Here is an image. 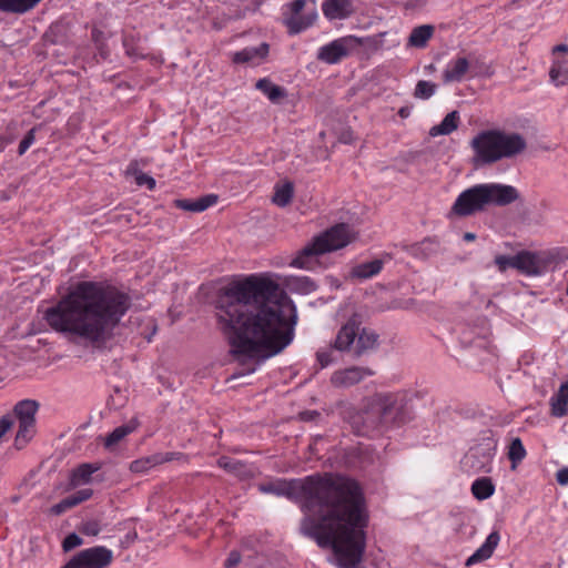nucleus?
<instances>
[{
  "instance_id": "28",
  "label": "nucleus",
  "mask_w": 568,
  "mask_h": 568,
  "mask_svg": "<svg viewBox=\"0 0 568 568\" xmlns=\"http://www.w3.org/2000/svg\"><path fill=\"white\" fill-rule=\"evenodd\" d=\"M217 464L221 468L234 474L241 478H245L252 475L251 469L247 465L241 460L233 459L226 456L219 458Z\"/></svg>"
},
{
  "instance_id": "18",
  "label": "nucleus",
  "mask_w": 568,
  "mask_h": 568,
  "mask_svg": "<svg viewBox=\"0 0 568 568\" xmlns=\"http://www.w3.org/2000/svg\"><path fill=\"white\" fill-rule=\"evenodd\" d=\"M500 536L497 531L488 535L485 542L466 560V566H473L477 562L487 560L491 557L494 550L498 546Z\"/></svg>"
},
{
  "instance_id": "9",
  "label": "nucleus",
  "mask_w": 568,
  "mask_h": 568,
  "mask_svg": "<svg viewBox=\"0 0 568 568\" xmlns=\"http://www.w3.org/2000/svg\"><path fill=\"white\" fill-rule=\"evenodd\" d=\"M368 39L356 36H345L331 41L321 47L317 51V59L327 64H336L342 59L348 57L359 47L364 45Z\"/></svg>"
},
{
  "instance_id": "55",
  "label": "nucleus",
  "mask_w": 568,
  "mask_h": 568,
  "mask_svg": "<svg viewBox=\"0 0 568 568\" xmlns=\"http://www.w3.org/2000/svg\"><path fill=\"white\" fill-rule=\"evenodd\" d=\"M341 141L343 143H349L352 141V136H351V133H347V134H343L342 138H341Z\"/></svg>"
},
{
  "instance_id": "50",
  "label": "nucleus",
  "mask_w": 568,
  "mask_h": 568,
  "mask_svg": "<svg viewBox=\"0 0 568 568\" xmlns=\"http://www.w3.org/2000/svg\"><path fill=\"white\" fill-rule=\"evenodd\" d=\"M123 45L126 50V53L131 57H134V58H138V57H141L142 54L139 53L132 45H131V40L129 38H124L123 40Z\"/></svg>"
},
{
  "instance_id": "29",
  "label": "nucleus",
  "mask_w": 568,
  "mask_h": 568,
  "mask_svg": "<svg viewBox=\"0 0 568 568\" xmlns=\"http://www.w3.org/2000/svg\"><path fill=\"white\" fill-rule=\"evenodd\" d=\"M471 493L476 499L485 500L494 495L495 485L489 477H480L471 484Z\"/></svg>"
},
{
  "instance_id": "31",
  "label": "nucleus",
  "mask_w": 568,
  "mask_h": 568,
  "mask_svg": "<svg viewBox=\"0 0 568 568\" xmlns=\"http://www.w3.org/2000/svg\"><path fill=\"white\" fill-rule=\"evenodd\" d=\"M294 186L291 182H286L282 185H276L272 197V201L277 206H286L293 199Z\"/></svg>"
},
{
  "instance_id": "43",
  "label": "nucleus",
  "mask_w": 568,
  "mask_h": 568,
  "mask_svg": "<svg viewBox=\"0 0 568 568\" xmlns=\"http://www.w3.org/2000/svg\"><path fill=\"white\" fill-rule=\"evenodd\" d=\"M514 260H515V255L514 256L498 255L495 257V264L497 265V267L500 272H505L509 267L515 268Z\"/></svg>"
},
{
  "instance_id": "7",
  "label": "nucleus",
  "mask_w": 568,
  "mask_h": 568,
  "mask_svg": "<svg viewBox=\"0 0 568 568\" xmlns=\"http://www.w3.org/2000/svg\"><path fill=\"white\" fill-rule=\"evenodd\" d=\"M359 316L354 314L339 328L334 341V347L339 352H348L352 348L356 356L373 351L378 345V335L368 328H361Z\"/></svg>"
},
{
  "instance_id": "44",
  "label": "nucleus",
  "mask_w": 568,
  "mask_h": 568,
  "mask_svg": "<svg viewBox=\"0 0 568 568\" xmlns=\"http://www.w3.org/2000/svg\"><path fill=\"white\" fill-rule=\"evenodd\" d=\"M91 496H92V490L87 488V489L78 490L77 493H74L73 495H71L69 497L73 501L74 506H77V505L81 504L82 501L88 500Z\"/></svg>"
},
{
  "instance_id": "6",
  "label": "nucleus",
  "mask_w": 568,
  "mask_h": 568,
  "mask_svg": "<svg viewBox=\"0 0 568 568\" xmlns=\"http://www.w3.org/2000/svg\"><path fill=\"white\" fill-rule=\"evenodd\" d=\"M354 240V232L347 224H337L305 245L291 261V266L311 270L316 264V257L325 253L345 247Z\"/></svg>"
},
{
  "instance_id": "40",
  "label": "nucleus",
  "mask_w": 568,
  "mask_h": 568,
  "mask_svg": "<svg viewBox=\"0 0 568 568\" xmlns=\"http://www.w3.org/2000/svg\"><path fill=\"white\" fill-rule=\"evenodd\" d=\"M36 130L37 128H32L26 136L21 140L18 149L19 155H23L27 150L36 141Z\"/></svg>"
},
{
  "instance_id": "10",
  "label": "nucleus",
  "mask_w": 568,
  "mask_h": 568,
  "mask_svg": "<svg viewBox=\"0 0 568 568\" xmlns=\"http://www.w3.org/2000/svg\"><path fill=\"white\" fill-rule=\"evenodd\" d=\"M495 454L496 443L491 438H485L468 450L464 456L463 466L474 474L490 473Z\"/></svg>"
},
{
  "instance_id": "12",
  "label": "nucleus",
  "mask_w": 568,
  "mask_h": 568,
  "mask_svg": "<svg viewBox=\"0 0 568 568\" xmlns=\"http://www.w3.org/2000/svg\"><path fill=\"white\" fill-rule=\"evenodd\" d=\"M305 7V0H294L290 4L291 13L285 17L284 22L293 34L300 33L305 29L310 28L317 19V12L315 9L312 12L302 16L301 12Z\"/></svg>"
},
{
  "instance_id": "26",
  "label": "nucleus",
  "mask_w": 568,
  "mask_h": 568,
  "mask_svg": "<svg viewBox=\"0 0 568 568\" xmlns=\"http://www.w3.org/2000/svg\"><path fill=\"white\" fill-rule=\"evenodd\" d=\"M41 0H0L2 12L22 14L32 10Z\"/></svg>"
},
{
  "instance_id": "24",
  "label": "nucleus",
  "mask_w": 568,
  "mask_h": 568,
  "mask_svg": "<svg viewBox=\"0 0 568 568\" xmlns=\"http://www.w3.org/2000/svg\"><path fill=\"white\" fill-rule=\"evenodd\" d=\"M515 268L520 272L535 275L538 274V262L535 254L524 251L515 255Z\"/></svg>"
},
{
  "instance_id": "54",
  "label": "nucleus",
  "mask_w": 568,
  "mask_h": 568,
  "mask_svg": "<svg viewBox=\"0 0 568 568\" xmlns=\"http://www.w3.org/2000/svg\"><path fill=\"white\" fill-rule=\"evenodd\" d=\"M464 240H465L466 242H473V241H475V240H476V234H475V233H471V232H466V233L464 234Z\"/></svg>"
},
{
  "instance_id": "39",
  "label": "nucleus",
  "mask_w": 568,
  "mask_h": 568,
  "mask_svg": "<svg viewBox=\"0 0 568 568\" xmlns=\"http://www.w3.org/2000/svg\"><path fill=\"white\" fill-rule=\"evenodd\" d=\"M80 531L85 536H98L101 531V525L95 519L87 520L82 523Z\"/></svg>"
},
{
  "instance_id": "34",
  "label": "nucleus",
  "mask_w": 568,
  "mask_h": 568,
  "mask_svg": "<svg viewBox=\"0 0 568 568\" xmlns=\"http://www.w3.org/2000/svg\"><path fill=\"white\" fill-rule=\"evenodd\" d=\"M99 469L98 466H94L92 464H82L79 467H77L72 473V484L73 485H80L85 484L90 480L93 473H95Z\"/></svg>"
},
{
  "instance_id": "2",
  "label": "nucleus",
  "mask_w": 568,
  "mask_h": 568,
  "mask_svg": "<svg viewBox=\"0 0 568 568\" xmlns=\"http://www.w3.org/2000/svg\"><path fill=\"white\" fill-rule=\"evenodd\" d=\"M214 310L234 355L260 364L293 341L296 307L265 274L246 275L220 288Z\"/></svg>"
},
{
  "instance_id": "23",
  "label": "nucleus",
  "mask_w": 568,
  "mask_h": 568,
  "mask_svg": "<svg viewBox=\"0 0 568 568\" xmlns=\"http://www.w3.org/2000/svg\"><path fill=\"white\" fill-rule=\"evenodd\" d=\"M255 88L265 94L272 103H278L286 97V90L267 78L260 79Z\"/></svg>"
},
{
  "instance_id": "48",
  "label": "nucleus",
  "mask_w": 568,
  "mask_h": 568,
  "mask_svg": "<svg viewBox=\"0 0 568 568\" xmlns=\"http://www.w3.org/2000/svg\"><path fill=\"white\" fill-rule=\"evenodd\" d=\"M462 343L467 346L481 347L485 345V342L480 338H470L466 332L463 333Z\"/></svg>"
},
{
  "instance_id": "1",
  "label": "nucleus",
  "mask_w": 568,
  "mask_h": 568,
  "mask_svg": "<svg viewBox=\"0 0 568 568\" xmlns=\"http://www.w3.org/2000/svg\"><path fill=\"white\" fill-rule=\"evenodd\" d=\"M258 490L303 498L307 514L301 520L300 532L321 548H332L333 562L338 568H356L361 564L368 515L363 491L355 480L325 474L296 480L276 479L260 484Z\"/></svg>"
},
{
  "instance_id": "5",
  "label": "nucleus",
  "mask_w": 568,
  "mask_h": 568,
  "mask_svg": "<svg viewBox=\"0 0 568 568\" xmlns=\"http://www.w3.org/2000/svg\"><path fill=\"white\" fill-rule=\"evenodd\" d=\"M476 164H491L511 158L526 148L525 139L518 133L487 130L478 133L470 142Z\"/></svg>"
},
{
  "instance_id": "57",
  "label": "nucleus",
  "mask_w": 568,
  "mask_h": 568,
  "mask_svg": "<svg viewBox=\"0 0 568 568\" xmlns=\"http://www.w3.org/2000/svg\"><path fill=\"white\" fill-rule=\"evenodd\" d=\"M255 369H256V367L254 366L251 369H248V373H253V372H255Z\"/></svg>"
},
{
  "instance_id": "11",
  "label": "nucleus",
  "mask_w": 568,
  "mask_h": 568,
  "mask_svg": "<svg viewBox=\"0 0 568 568\" xmlns=\"http://www.w3.org/2000/svg\"><path fill=\"white\" fill-rule=\"evenodd\" d=\"M113 561V551L104 546H94L74 555L62 568H108Z\"/></svg>"
},
{
  "instance_id": "19",
  "label": "nucleus",
  "mask_w": 568,
  "mask_h": 568,
  "mask_svg": "<svg viewBox=\"0 0 568 568\" xmlns=\"http://www.w3.org/2000/svg\"><path fill=\"white\" fill-rule=\"evenodd\" d=\"M549 404L552 416L560 418L568 414V381L550 397Z\"/></svg>"
},
{
  "instance_id": "17",
  "label": "nucleus",
  "mask_w": 568,
  "mask_h": 568,
  "mask_svg": "<svg viewBox=\"0 0 568 568\" xmlns=\"http://www.w3.org/2000/svg\"><path fill=\"white\" fill-rule=\"evenodd\" d=\"M268 53V44L261 43L257 47L244 48L233 54L234 63H260Z\"/></svg>"
},
{
  "instance_id": "37",
  "label": "nucleus",
  "mask_w": 568,
  "mask_h": 568,
  "mask_svg": "<svg viewBox=\"0 0 568 568\" xmlns=\"http://www.w3.org/2000/svg\"><path fill=\"white\" fill-rule=\"evenodd\" d=\"M437 90V85L430 81L419 80L415 87L414 97L420 100L432 98Z\"/></svg>"
},
{
  "instance_id": "41",
  "label": "nucleus",
  "mask_w": 568,
  "mask_h": 568,
  "mask_svg": "<svg viewBox=\"0 0 568 568\" xmlns=\"http://www.w3.org/2000/svg\"><path fill=\"white\" fill-rule=\"evenodd\" d=\"M72 507H74V504L71 500V498L68 496L64 499H62L60 503L53 505L50 508V514L59 516V515H62L63 513H65L67 510L71 509Z\"/></svg>"
},
{
  "instance_id": "30",
  "label": "nucleus",
  "mask_w": 568,
  "mask_h": 568,
  "mask_svg": "<svg viewBox=\"0 0 568 568\" xmlns=\"http://www.w3.org/2000/svg\"><path fill=\"white\" fill-rule=\"evenodd\" d=\"M550 80L556 85H565L568 82V59H556L549 71Z\"/></svg>"
},
{
  "instance_id": "52",
  "label": "nucleus",
  "mask_w": 568,
  "mask_h": 568,
  "mask_svg": "<svg viewBox=\"0 0 568 568\" xmlns=\"http://www.w3.org/2000/svg\"><path fill=\"white\" fill-rule=\"evenodd\" d=\"M552 52L554 53H558V52L568 53V45L567 44H558V45L554 47Z\"/></svg>"
},
{
  "instance_id": "56",
  "label": "nucleus",
  "mask_w": 568,
  "mask_h": 568,
  "mask_svg": "<svg viewBox=\"0 0 568 568\" xmlns=\"http://www.w3.org/2000/svg\"><path fill=\"white\" fill-rule=\"evenodd\" d=\"M425 70L428 71L429 73H433L436 71V67H435V64L430 63L425 67Z\"/></svg>"
},
{
  "instance_id": "15",
  "label": "nucleus",
  "mask_w": 568,
  "mask_h": 568,
  "mask_svg": "<svg viewBox=\"0 0 568 568\" xmlns=\"http://www.w3.org/2000/svg\"><path fill=\"white\" fill-rule=\"evenodd\" d=\"M322 11L329 21L347 19L355 12L354 0H324Z\"/></svg>"
},
{
  "instance_id": "27",
  "label": "nucleus",
  "mask_w": 568,
  "mask_h": 568,
  "mask_svg": "<svg viewBox=\"0 0 568 568\" xmlns=\"http://www.w3.org/2000/svg\"><path fill=\"white\" fill-rule=\"evenodd\" d=\"M139 423L136 419H131L126 425H122L116 427L113 432H111L104 439L105 448L110 449L114 445H116L120 440H122L125 436L134 432L138 427Z\"/></svg>"
},
{
  "instance_id": "13",
  "label": "nucleus",
  "mask_w": 568,
  "mask_h": 568,
  "mask_svg": "<svg viewBox=\"0 0 568 568\" xmlns=\"http://www.w3.org/2000/svg\"><path fill=\"white\" fill-rule=\"evenodd\" d=\"M372 375H374V372L368 367L353 366L335 371L331 376V383L335 387L347 388Z\"/></svg>"
},
{
  "instance_id": "14",
  "label": "nucleus",
  "mask_w": 568,
  "mask_h": 568,
  "mask_svg": "<svg viewBox=\"0 0 568 568\" xmlns=\"http://www.w3.org/2000/svg\"><path fill=\"white\" fill-rule=\"evenodd\" d=\"M174 457V453H155L131 462L129 469L133 474L145 475L156 466L173 460Z\"/></svg>"
},
{
  "instance_id": "51",
  "label": "nucleus",
  "mask_w": 568,
  "mask_h": 568,
  "mask_svg": "<svg viewBox=\"0 0 568 568\" xmlns=\"http://www.w3.org/2000/svg\"><path fill=\"white\" fill-rule=\"evenodd\" d=\"M13 136H0V153L3 152V150L7 148V145L11 144L13 142Z\"/></svg>"
},
{
  "instance_id": "46",
  "label": "nucleus",
  "mask_w": 568,
  "mask_h": 568,
  "mask_svg": "<svg viewBox=\"0 0 568 568\" xmlns=\"http://www.w3.org/2000/svg\"><path fill=\"white\" fill-rule=\"evenodd\" d=\"M12 425L13 417L11 415L7 414L0 418V439L12 427Z\"/></svg>"
},
{
  "instance_id": "42",
  "label": "nucleus",
  "mask_w": 568,
  "mask_h": 568,
  "mask_svg": "<svg viewBox=\"0 0 568 568\" xmlns=\"http://www.w3.org/2000/svg\"><path fill=\"white\" fill-rule=\"evenodd\" d=\"M81 545H82V538L74 532L69 534L62 542V547H63L64 551H70Z\"/></svg>"
},
{
  "instance_id": "53",
  "label": "nucleus",
  "mask_w": 568,
  "mask_h": 568,
  "mask_svg": "<svg viewBox=\"0 0 568 568\" xmlns=\"http://www.w3.org/2000/svg\"><path fill=\"white\" fill-rule=\"evenodd\" d=\"M409 114H410V110H409V108H407V106L400 108V109H399V111H398V115H399L400 118H404V119H405V118H408V116H409Z\"/></svg>"
},
{
  "instance_id": "32",
  "label": "nucleus",
  "mask_w": 568,
  "mask_h": 568,
  "mask_svg": "<svg viewBox=\"0 0 568 568\" xmlns=\"http://www.w3.org/2000/svg\"><path fill=\"white\" fill-rule=\"evenodd\" d=\"M288 286L292 291L300 294H310L316 290L315 282L307 276H294L288 281Z\"/></svg>"
},
{
  "instance_id": "16",
  "label": "nucleus",
  "mask_w": 568,
  "mask_h": 568,
  "mask_svg": "<svg viewBox=\"0 0 568 568\" xmlns=\"http://www.w3.org/2000/svg\"><path fill=\"white\" fill-rule=\"evenodd\" d=\"M469 61L465 57H456L455 59L450 60L443 72L444 83L463 81L469 70Z\"/></svg>"
},
{
  "instance_id": "25",
  "label": "nucleus",
  "mask_w": 568,
  "mask_h": 568,
  "mask_svg": "<svg viewBox=\"0 0 568 568\" xmlns=\"http://www.w3.org/2000/svg\"><path fill=\"white\" fill-rule=\"evenodd\" d=\"M434 27L430 24H423L414 28L408 38V45L415 48H425L434 34Z\"/></svg>"
},
{
  "instance_id": "20",
  "label": "nucleus",
  "mask_w": 568,
  "mask_h": 568,
  "mask_svg": "<svg viewBox=\"0 0 568 568\" xmlns=\"http://www.w3.org/2000/svg\"><path fill=\"white\" fill-rule=\"evenodd\" d=\"M217 202V195L207 194L196 200H178L176 206L190 212H203Z\"/></svg>"
},
{
  "instance_id": "3",
  "label": "nucleus",
  "mask_w": 568,
  "mask_h": 568,
  "mask_svg": "<svg viewBox=\"0 0 568 568\" xmlns=\"http://www.w3.org/2000/svg\"><path fill=\"white\" fill-rule=\"evenodd\" d=\"M131 307V297L102 282L82 281L70 288L43 315L48 325L69 339L102 348L114 335Z\"/></svg>"
},
{
  "instance_id": "4",
  "label": "nucleus",
  "mask_w": 568,
  "mask_h": 568,
  "mask_svg": "<svg viewBox=\"0 0 568 568\" xmlns=\"http://www.w3.org/2000/svg\"><path fill=\"white\" fill-rule=\"evenodd\" d=\"M516 187L499 183L476 184L463 191L455 200L450 213L466 217L486 210L488 205L505 206L518 200Z\"/></svg>"
},
{
  "instance_id": "35",
  "label": "nucleus",
  "mask_w": 568,
  "mask_h": 568,
  "mask_svg": "<svg viewBox=\"0 0 568 568\" xmlns=\"http://www.w3.org/2000/svg\"><path fill=\"white\" fill-rule=\"evenodd\" d=\"M335 352H339V351L334 347V342L326 347L320 348L316 352V359H317L321 368H325L328 365L336 362L337 358H336Z\"/></svg>"
},
{
  "instance_id": "49",
  "label": "nucleus",
  "mask_w": 568,
  "mask_h": 568,
  "mask_svg": "<svg viewBox=\"0 0 568 568\" xmlns=\"http://www.w3.org/2000/svg\"><path fill=\"white\" fill-rule=\"evenodd\" d=\"M556 479L559 485H568V467L560 468L556 474Z\"/></svg>"
},
{
  "instance_id": "21",
  "label": "nucleus",
  "mask_w": 568,
  "mask_h": 568,
  "mask_svg": "<svg viewBox=\"0 0 568 568\" xmlns=\"http://www.w3.org/2000/svg\"><path fill=\"white\" fill-rule=\"evenodd\" d=\"M384 266V261L376 258L369 262L361 263L351 271L352 277L367 280L377 275Z\"/></svg>"
},
{
  "instance_id": "22",
  "label": "nucleus",
  "mask_w": 568,
  "mask_h": 568,
  "mask_svg": "<svg viewBox=\"0 0 568 568\" xmlns=\"http://www.w3.org/2000/svg\"><path fill=\"white\" fill-rule=\"evenodd\" d=\"M459 113L457 111H452L443 119V121L430 128L429 135L435 138L438 135H448L455 130H457L459 125Z\"/></svg>"
},
{
  "instance_id": "8",
  "label": "nucleus",
  "mask_w": 568,
  "mask_h": 568,
  "mask_svg": "<svg viewBox=\"0 0 568 568\" xmlns=\"http://www.w3.org/2000/svg\"><path fill=\"white\" fill-rule=\"evenodd\" d=\"M39 403L33 399H22L13 407V415L18 420V432L14 445L18 449L23 448L36 435V414Z\"/></svg>"
},
{
  "instance_id": "38",
  "label": "nucleus",
  "mask_w": 568,
  "mask_h": 568,
  "mask_svg": "<svg viewBox=\"0 0 568 568\" xmlns=\"http://www.w3.org/2000/svg\"><path fill=\"white\" fill-rule=\"evenodd\" d=\"M395 400L392 395H382L378 397V405L382 410V417L387 422L388 414L394 405Z\"/></svg>"
},
{
  "instance_id": "36",
  "label": "nucleus",
  "mask_w": 568,
  "mask_h": 568,
  "mask_svg": "<svg viewBox=\"0 0 568 568\" xmlns=\"http://www.w3.org/2000/svg\"><path fill=\"white\" fill-rule=\"evenodd\" d=\"M440 250V243L436 237H428L422 241L415 248L416 253L427 257L437 254Z\"/></svg>"
},
{
  "instance_id": "45",
  "label": "nucleus",
  "mask_w": 568,
  "mask_h": 568,
  "mask_svg": "<svg viewBox=\"0 0 568 568\" xmlns=\"http://www.w3.org/2000/svg\"><path fill=\"white\" fill-rule=\"evenodd\" d=\"M135 182L138 185H146L149 190H153L155 187V180L142 172L136 174Z\"/></svg>"
},
{
  "instance_id": "33",
  "label": "nucleus",
  "mask_w": 568,
  "mask_h": 568,
  "mask_svg": "<svg viewBox=\"0 0 568 568\" xmlns=\"http://www.w3.org/2000/svg\"><path fill=\"white\" fill-rule=\"evenodd\" d=\"M526 449L520 438L516 437L510 442L508 447V458L511 462V468L515 469L519 463L526 457Z\"/></svg>"
},
{
  "instance_id": "47",
  "label": "nucleus",
  "mask_w": 568,
  "mask_h": 568,
  "mask_svg": "<svg viewBox=\"0 0 568 568\" xmlns=\"http://www.w3.org/2000/svg\"><path fill=\"white\" fill-rule=\"evenodd\" d=\"M241 561V555L239 551H231L226 558V560L224 561V567L225 568H234L236 567Z\"/></svg>"
}]
</instances>
